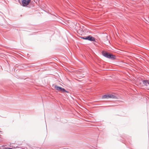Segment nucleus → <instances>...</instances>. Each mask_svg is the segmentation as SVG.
Listing matches in <instances>:
<instances>
[{"label": "nucleus", "mask_w": 149, "mask_h": 149, "mask_svg": "<svg viewBox=\"0 0 149 149\" xmlns=\"http://www.w3.org/2000/svg\"><path fill=\"white\" fill-rule=\"evenodd\" d=\"M102 54L104 56L108 58H111L112 59H114L115 58V56L109 54L104 51H103L102 52Z\"/></svg>", "instance_id": "f257e3e1"}, {"label": "nucleus", "mask_w": 149, "mask_h": 149, "mask_svg": "<svg viewBox=\"0 0 149 149\" xmlns=\"http://www.w3.org/2000/svg\"><path fill=\"white\" fill-rule=\"evenodd\" d=\"M81 38L83 39L91 41H95V38L91 36H89L85 37H81Z\"/></svg>", "instance_id": "f03ea898"}, {"label": "nucleus", "mask_w": 149, "mask_h": 149, "mask_svg": "<svg viewBox=\"0 0 149 149\" xmlns=\"http://www.w3.org/2000/svg\"><path fill=\"white\" fill-rule=\"evenodd\" d=\"M142 82L144 84L143 86H144L145 88L149 89V81L148 80H143Z\"/></svg>", "instance_id": "7ed1b4c3"}, {"label": "nucleus", "mask_w": 149, "mask_h": 149, "mask_svg": "<svg viewBox=\"0 0 149 149\" xmlns=\"http://www.w3.org/2000/svg\"><path fill=\"white\" fill-rule=\"evenodd\" d=\"M54 87L57 90L59 91L63 92H66L67 93H68V92L65 90V89L61 87H60L56 85H55L54 86Z\"/></svg>", "instance_id": "20e7f679"}, {"label": "nucleus", "mask_w": 149, "mask_h": 149, "mask_svg": "<svg viewBox=\"0 0 149 149\" xmlns=\"http://www.w3.org/2000/svg\"><path fill=\"white\" fill-rule=\"evenodd\" d=\"M31 0H23L22 1V5L25 6L28 5L30 2Z\"/></svg>", "instance_id": "39448f33"}, {"label": "nucleus", "mask_w": 149, "mask_h": 149, "mask_svg": "<svg viewBox=\"0 0 149 149\" xmlns=\"http://www.w3.org/2000/svg\"><path fill=\"white\" fill-rule=\"evenodd\" d=\"M108 97L109 98H112L113 99H116L117 98V97L116 96L111 94H108Z\"/></svg>", "instance_id": "423d86ee"}, {"label": "nucleus", "mask_w": 149, "mask_h": 149, "mask_svg": "<svg viewBox=\"0 0 149 149\" xmlns=\"http://www.w3.org/2000/svg\"><path fill=\"white\" fill-rule=\"evenodd\" d=\"M102 40L105 43L108 44V39L107 36L103 38H102Z\"/></svg>", "instance_id": "0eeeda50"}, {"label": "nucleus", "mask_w": 149, "mask_h": 149, "mask_svg": "<svg viewBox=\"0 0 149 149\" xmlns=\"http://www.w3.org/2000/svg\"><path fill=\"white\" fill-rule=\"evenodd\" d=\"M102 98L104 99L105 98H108V94L107 95H103L102 96Z\"/></svg>", "instance_id": "6e6552de"}, {"label": "nucleus", "mask_w": 149, "mask_h": 149, "mask_svg": "<svg viewBox=\"0 0 149 149\" xmlns=\"http://www.w3.org/2000/svg\"><path fill=\"white\" fill-rule=\"evenodd\" d=\"M141 81H140V80H139V81L138 80H137L136 81L137 84L140 85L141 84Z\"/></svg>", "instance_id": "1a4fd4ad"}, {"label": "nucleus", "mask_w": 149, "mask_h": 149, "mask_svg": "<svg viewBox=\"0 0 149 149\" xmlns=\"http://www.w3.org/2000/svg\"><path fill=\"white\" fill-rule=\"evenodd\" d=\"M3 149H12V148H4Z\"/></svg>", "instance_id": "9d476101"}]
</instances>
